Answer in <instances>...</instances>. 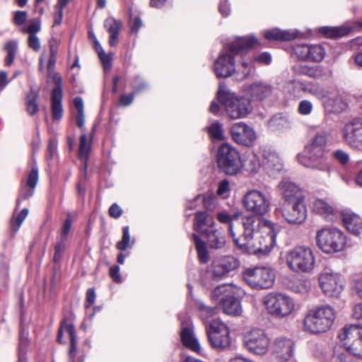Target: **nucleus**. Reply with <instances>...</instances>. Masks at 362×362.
Returning a JSON list of instances; mask_svg holds the SVG:
<instances>
[{
	"mask_svg": "<svg viewBox=\"0 0 362 362\" xmlns=\"http://www.w3.org/2000/svg\"><path fill=\"white\" fill-rule=\"evenodd\" d=\"M312 211L324 217L325 218L334 216L335 209L334 206L327 201L321 199H315L311 204Z\"/></svg>",
	"mask_w": 362,
	"mask_h": 362,
	"instance_id": "nucleus-31",
	"label": "nucleus"
},
{
	"mask_svg": "<svg viewBox=\"0 0 362 362\" xmlns=\"http://www.w3.org/2000/svg\"><path fill=\"white\" fill-rule=\"evenodd\" d=\"M39 98V90L32 88L27 95L26 107L29 115L35 114L39 110L37 100Z\"/></svg>",
	"mask_w": 362,
	"mask_h": 362,
	"instance_id": "nucleus-38",
	"label": "nucleus"
},
{
	"mask_svg": "<svg viewBox=\"0 0 362 362\" xmlns=\"http://www.w3.org/2000/svg\"><path fill=\"white\" fill-rule=\"evenodd\" d=\"M293 352V343L287 338L279 337L275 339L273 345V353L281 360L287 361Z\"/></svg>",
	"mask_w": 362,
	"mask_h": 362,
	"instance_id": "nucleus-27",
	"label": "nucleus"
},
{
	"mask_svg": "<svg viewBox=\"0 0 362 362\" xmlns=\"http://www.w3.org/2000/svg\"><path fill=\"white\" fill-rule=\"evenodd\" d=\"M346 349L362 358V328L358 325L346 326L338 335Z\"/></svg>",
	"mask_w": 362,
	"mask_h": 362,
	"instance_id": "nucleus-16",
	"label": "nucleus"
},
{
	"mask_svg": "<svg viewBox=\"0 0 362 362\" xmlns=\"http://www.w3.org/2000/svg\"><path fill=\"white\" fill-rule=\"evenodd\" d=\"M122 238L120 241L117 243V248L119 250H125L130 243V235L129 232V227L125 226L123 228Z\"/></svg>",
	"mask_w": 362,
	"mask_h": 362,
	"instance_id": "nucleus-52",
	"label": "nucleus"
},
{
	"mask_svg": "<svg viewBox=\"0 0 362 362\" xmlns=\"http://www.w3.org/2000/svg\"><path fill=\"white\" fill-rule=\"evenodd\" d=\"M110 274L115 282L121 281V276L119 274V267L114 266L110 269Z\"/></svg>",
	"mask_w": 362,
	"mask_h": 362,
	"instance_id": "nucleus-64",
	"label": "nucleus"
},
{
	"mask_svg": "<svg viewBox=\"0 0 362 362\" xmlns=\"http://www.w3.org/2000/svg\"><path fill=\"white\" fill-rule=\"evenodd\" d=\"M262 165L269 173H274L282 169L281 158L275 152H265L263 155Z\"/></svg>",
	"mask_w": 362,
	"mask_h": 362,
	"instance_id": "nucleus-32",
	"label": "nucleus"
},
{
	"mask_svg": "<svg viewBox=\"0 0 362 362\" xmlns=\"http://www.w3.org/2000/svg\"><path fill=\"white\" fill-rule=\"evenodd\" d=\"M243 203L245 209L257 217L265 215L270 208V200L262 192L252 189L243 197Z\"/></svg>",
	"mask_w": 362,
	"mask_h": 362,
	"instance_id": "nucleus-15",
	"label": "nucleus"
},
{
	"mask_svg": "<svg viewBox=\"0 0 362 362\" xmlns=\"http://www.w3.org/2000/svg\"><path fill=\"white\" fill-rule=\"evenodd\" d=\"M305 152L307 155H298V162L306 168L329 173L331 165L325 156V148L307 144Z\"/></svg>",
	"mask_w": 362,
	"mask_h": 362,
	"instance_id": "nucleus-11",
	"label": "nucleus"
},
{
	"mask_svg": "<svg viewBox=\"0 0 362 362\" xmlns=\"http://www.w3.org/2000/svg\"><path fill=\"white\" fill-rule=\"evenodd\" d=\"M258 44V40L253 36L238 37L228 45V49L223 51L214 64V72L217 77L227 78L235 71L234 57L245 49H248Z\"/></svg>",
	"mask_w": 362,
	"mask_h": 362,
	"instance_id": "nucleus-2",
	"label": "nucleus"
},
{
	"mask_svg": "<svg viewBox=\"0 0 362 362\" xmlns=\"http://www.w3.org/2000/svg\"><path fill=\"white\" fill-rule=\"evenodd\" d=\"M320 32L327 37H340L347 35L349 30L344 27H322Z\"/></svg>",
	"mask_w": 362,
	"mask_h": 362,
	"instance_id": "nucleus-40",
	"label": "nucleus"
},
{
	"mask_svg": "<svg viewBox=\"0 0 362 362\" xmlns=\"http://www.w3.org/2000/svg\"><path fill=\"white\" fill-rule=\"evenodd\" d=\"M120 21L109 17L105 21L104 26L110 34L109 44L115 46L118 42V35L122 28Z\"/></svg>",
	"mask_w": 362,
	"mask_h": 362,
	"instance_id": "nucleus-33",
	"label": "nucleus"
},
{
	"mask_svg": "<svg viewBox=\"0 0 362 362\" xmlns=\"http://www.w3.org/2000/svg\"><path fill=\"white\" fill-rule=\"evenodd\" d=\"M334 158L341 164H346L349 160V156L347 153L342 150H337L334 153Z\"/></svg>",
	"mask_w": 362,
	"mask_h": 362,
	"instance_id": "nucleus-57",
	"label": "nucleus"
},
{
	"mask_svg": "<svg viewBox=\"0 0 362 362\" xmlns=\"http://www.w3.org/2000/svg\"><path fill=\"white\" fill-rule=\"evenodd\" d=\"M244 345L247 350L256 356L266 355L270 347V339L267 333L259 328H252L243 336Z\"/></svg>",
	"mask_w": 362,
	"mask_h": 362,
	"instance_id": "nucleus-13",
	"label": "nucleus"
},
{
	"mask_svg": "<svg viewBox=\"0 0 362 362\" xmlns=\"http://www.w3.org/2000/svg\"><path fill=\"white\" fill-rule=\"evenodd\" d=\"M299 72L312 78H318L322 76V71L318 66H303L300 68Z\"/></svg>",
	"mask_w": 362,
	"mask_h": 362,
	"instance_id": "nucleus-50",
	"label": "nucleus"
},
{
	"mask_svg": "<svg viewBox=\"0 0 362 362\" xmlns=\"http://www.w3.org/2000/svg\"><path fill=\"white\" fill-rule=\"evenodd\" d=\"M210 136L214 139L222 140L224 139L223 130L222 125L218 122H215L211 124L208 128Z\"/></svg>",
	"mask_w": 362,
	"mask_h": 362,
	"instance_id": "nucleus-44",
	"label": "nucleus"
},
{
	"mask_svg": "<svg viewBox=\"0 0 362 362\" xmlns=\"http://www.w3.org/2000/svg\"><path fill=\"white\" fill-rule=\"evenodd\" d=\"M91 150V140L87 139L85 132L82 133L80 136L78 157L81 160L84 161V168H87V161L89 157V153Z\"/></svg>",
	"mask_w": 362,
	"mask_h": 362,
	"instance_id": "nucleus-37",
	"label": "nucleus"
},
{
	"mask_svg": "<svg viewBox=\"0 0 362 362\" xmlns=\"http://www.w3.org/2000/svg\"><path fill=\"white\" fill-rule=\"evenodd\" d=\"M255 60L258 62L262 63L264 64H269L271 62L272 57L271 55L267 52H263L258 55Z\"/></svg>",
	"mask_w": 362,
	"mask_h": 362,
	"instance_id": "nucleus-63",
	"label": "nucleus"
},
{
	"mask_svg": "<svg viewBox=\"0 0 362 362\" xmlns=\"http://www.w3.org/2000/svg\"><path fill=\"white\" fill-rule=\"evenodd\" d=\"M263 303L268 313L278 318L291 315L296 308L294 300L281 292H271L263 298Z\"/></svg>",
	"mask_w": 362,
	"mask_h": 362,
	"instance_id": "nucleus-7",
	"label": "nucleus"
},
{
	"mask_svg": "<svg viewBox=\"0 0 362 362\" xmlns=\"http://www.w3.org/2000/svg\"><path fill=\"white\" fill-rule=\"evenodd\" d=\"M293 50L298 59L304 62L320 63L326 56V49L321 44H298Z\"/></svg>",
	"mask_w": 362,
	"mask_h": 362,
	"instance_id": "nucleus-18",
	"label": "nucleus"
},
{
	"mask_svg": "<svg viewBox=\"0 0 362 362\" xmlns=\"http://www.w3.org/2000/svg\"><path fill=\"white\" fill-rule=\"evenodd\" d=\"M192 238L194 240L198 257L203 263H206L209 261V254L206 249V244L202 241L197 235L193 234Z\"/></svg>",
	"mask_w": 362,
	"mask_h": 362,
	"instance_id": "nucleus-41",
	"label": "nucleus"
},
{
	"mask_svg": "<svg viewBox=\"0 0 362 362\" xmlns=\"http://www.w3.org/2000/svg\"><path fill=\"white\" fill-rule=\"evenodd\" d=\"M218 100L222 103L228 117L233 119L245 117L252 110L249 100L235 96L220 86L217 93Z\"/></svg>",
	"mask_w": 362,
	"mask_h": 362,
	"instance_id": "nucleus-6",
	"label": "nucleus"
},
{
	"mask_svg": "<svg viewBox=\"0 0 362 362\" xmlns=\"http://www.w3.org/2000/svg\"><path fill=\"white\" fill-rule=\"evenodd\" d=\"M313 109L312 103L307 100H303L299 103L298 111L302 115L311 114Z\"/></svg>",
	"mask_w": 362,
	"mask_h": 362,
	"instance_id": "nucleus-54",
	"label": "nucleus"
},
{
	"mask_svg": "<svg viewBox=\"0 0 362 362\" xmlns=\"http://www.w3.org/2000/svg\"><path fill=\"white\" fill-rule=\"evenodd\" d=\"M238 267L239 261L237 259L231 256H225L213 261L211 272L214 278L219 279L226 277Z\"/></svg>",
	"mask_w": 362,
	"mask_h": 362,
	"instance_id": "nucleus-21",
	"label": "nucleus"
},
{
	"mask_svg": "<svg viewBox=\"0 0 362 362\" xmlns=\"http://www.w3.org/2000/svg\"><path fill=\"white\" fill-rule=\"evenodd\" d=\"M217 164L223 173L229 175L237 174L243 165L239 152L228 143L219 147Z\"/></svg>",
	"mask_w": 362,
	"mask_h": 362,
	"instance_id": "nucleus-12",
	"label": "nucleus"
},
{
	"mask_svg": "<svg viewBox=\"0 0 362 362\" xmlns=\"http://www.w3.org/2000/svg\"><path fill=\"white\" fill-rule=\"evenodd\" d=\"M279 189L286 203L305 201L303 192L293 182L283 181L279 184Z\"/></svg>",
	"mask_w": 362,
	"mask_h": 362,
	"instance_id": "nucleus-23",
	"label": "nucleus"
},
{
	"mask_svg": "<svg viewBox=\"0 0 362 362\" xmlns=\"http://www.w3.org/2000/svg\"><path fill=\"white\" fill-rule=\"evenodd\" d=\"M230 132L235 142L246 146L253 145L257 139L254 129L244 122L233 124Z\"/></svg>",
	"mask_w": 362,
	"mask_h": 362,
	"instance_id": "nucleus-20",
	"label": "nucleus"
},
{
	"mask_svg": "<svg viewBox=\"0 0 362 362\" xmlns=\"http://www.w3.org/2000/svg\"><path fill=\"white\" fill-rule=\"evenodd\" d=\"M286 264L295 272H309L315 265V257L312 250L306 247H296L286 255Z\"/></svg>",
	"mask_w": 362,
	"mask_h": 362,
	"instance_id": "nucleus-9",
	"label": "nucleus"
},
{
	"mask_svg": "<svg viewBox=\"0 0 362 362\" xmlns=\"http://www.w3.org/2000/svg\"><path fill=\"white\" fill-rule=\"evenodd\" d=\"M352 316L362 324V303H358L354 306Z\"/></svg>",
	"mask_w": 362,
	"mask_h": 362,
	"instance_id": "nucleus-60",
	"label": "nucleus"
},
{
	"mask_svg": "<svg viewBox=\"0 0 362 362\" xmlns=\"http://www.w3.org/2000/svg\"><path fill=\"white\" fill-rule=\"evenodd\" d=\"M28 45L35 52L40 51L41 48V43L37 35H28Z\"/></svg>",
	"mask_w": 362,
	"mask_h": 362,
	"instance_id": "nucleus-55",
	"label": "nucleus"
},
{
	"mask_svg": "<svg viewBox=\"0 0 362 362\" xmlns=\"http://www.w3.org/2000/svg\"><path fill=\"white\" fill-rule=\"evenodd\" d=\"M202 197L204 206L209 210L212 211L215 209L217 202L216 196L212 193H206L202 196L199 195L196 199Z\"/></svg>",
	"mask_w": 362,
	"mask_h": 362,
	"instance_id": "nucleus-43",
	"label": "nucleus"
},
{
	"mask_svg": "<svg viewBox=\"0 0 362 362\" xmlns=\"http://www.w3.org/2000/svg\"><path fill=\"white\" fill-rule=\"evenodd\" d=\"M28 209H23L17 216L16 218L12 220L11 225H12V230L16 233L19 228H21L23 222L26 218V217L28 215Z\"/></svg>",
	"mask_w": 362,
	"mask_h": 362,
	"instance_id": "nucleus-51",
	"label": "nucleus"
},
{
	"mask_svg": "<svg viewBox=\"0 0 362 362\" xmlns=\"http://www.w3.org/2000/svg\"><path fill=\"white\" fill-rule=\"evenodd\" d=\"M243 290L234 284H222L214 288L212 298L221 300L223 312L229 315L238 316L242 313L240 298Z\"/></svg>",
	"mask_w": 362,
	"mask_h": 362,
	"instance_id": "nucleus-4",
	"label": "nucleus"
},
{
	"mask_svg": "<svg viewBox=\"0 0 362 362\" xmlns=\"http://www.w3.org/2000/svg\"><path fill=\"white\" fill-rule=\"evenodd\" d=\"M211 346L217 350H224L230 346V331L226 325L218 320L211 322L207 329Z\"/></svg>",
	"mask_w": 362,
	"mask_h": 362,
	"instance_id": "nucleus-17",
	"label": "nucleus"
},
{
	"mask_svg": "<svg viewBox=\"0 0 362 362\" xmlns=\"http://www.w3.org/2000/svg\"><path fill=\"white\" fill-rule=\"evenodd\" d=\"M194 224L195 229L206 237L211 247L216 249L224 246V233L221 228H215V221L210 214L204 211L197 212Z\"/></svg>",
	"mask_w": 362,
	"mask_h": 362,
	"instance_id": "nucleus-5",
	"label": "nucleus"
},
{
	"mask_svg": "<svg viewBox=\"0 0 362 362\" xmlns=\"http://www.w3.org/2000/svg\"><path fill=\"white\" fill-rule=\"evenodd\" d=\"M97 52L103 64L104 70L105 71L110 70L112 66V55L111 54H105L101 47L97 48Z\"/></svg>",
	"mask_w": 362,
	"mask_h": 362,
	"instance_id": "nucleus-48",
	"label": "nucleus"
},
{
	"mask_svg": "<svg viewBox=\"0 0 362 362\" xmlns=\"http://www.w3.org/2000/svg\"><path fill=\"white\" fill-rule=\"evenodd\" d=\"M327 141V134L325 132H319L310 140L308 144L325 148Z\"/></svg>",
	"mask_w": 362,
	"mask_h": 362,
	"instance_id": "nucleus-49",
	"label": "nucleus"
},
{
	"mask_svg": "<svg viewBox=\"0 0 362 362\" xmlns=\"http://www.w3.org/2000/svg\"><path fill=\"white\" fill-rule=\"evenodd\" d=\"M28 333L24 331H21L19 337V362H24L25 361V349L28 345Z\"/></svg>",
	"mask_w": 362,
	"mask_h": 362,
	"instance_id": "nucleus-45",
	"label": "nucleus"
},
{
	"mask_svg": "<svg viewBox=\"0 0 362 362\" xmlns=\"http://www.w3.org/2000/svg\"><path fill=\"white\" fill-rule=\"evenodd\" d=\"M264 37L268 40H291L296 37V33L290 30L274 28L264 31Z\"/></svg>",
	"mask_w": 362,
	"mask_h": 362,
	"instance_id": "nucleus-36",
	"label": "nucleus"
},
{
	"mask_svg": "<svg viewBox=\"0 0 362 362\" xmlns=\"http://www.w3.org/2000/svg\"><path fill=\"white\" fill-rule=\"evenodd\" d=\"M336 313L329 305H322L308 311L303 320V329L312 334L328 331L335 320Z\"/></svg>",
	"mask_w": 362,
	"mask_h": 362,
	"instance_id": "nucleus-3",
	"label": "nucleus"
},
{
	"mask_svg": "<svg viewBox=\"0 0 362 362\" xmlns=\"http://www.w3.org/2000/svg\"><path fill=\"white\" fill-rule=\"evenodd\" d=\"M344 137L350 146L362 151V120L346 124L344 128Z\"/></svg>",
	"mask_w": 362,
	"mask_h": 362,
	"instance_id": "nucleus-22",
	"label": "nucleus"
},
{
	"mask_svg": "<svg viewBox=\"0 0 362 362\" xmlns=\"http://www.w3.org/2000/svg\"><path fill=\"white\" fill-rule=\"evenodd\" d=\"M28 18V13L24 11H16L13 16V23L17 25H23Z\"/></svg>",
	"mask_w": 362,
	"mask_h": 362,
	"instance_id": "nucleus-56",
	"label": "nucleus"
},
{
	"mask_svg": "<svg viewBox=\"0 0 362 362\" xmlns=\"http://www.w3.org/2000/svg\"><path fill=\"white\" fill-rule=\"evenodd\" d=\"M330 362H353V361L346 354L336 352L331 358Z\"/></svg>",
	"mask_w": 362,
	"mask_h": 362,
	"instance_id": "nucleus-58",
	"label": "nucleus"
},
{
	"mask_svg": "<svg viewBox=\"0 0 362 362\" xmlns=\"http://www.w3.org/2000/svg\"><path fill=\"white\" fill-rule=\"evenodd\" d=\"M63 10L62 7L54 6V25H60L63 18Z\"/></svg>",
	"mask_w": 362,
	"mask_h": 362,
	"instance_id": "nucleus-59",
	"label": "nucleus"
},
{
	"mask_svg": "<svg viewBox=\"0 0 362 362\" xmlns=\"http://www.w3.org/2000/svg\"><path fill=\"white\" fill-rule=\"evenodd\" d=\"M244 233L237 235L233 242L243 252L248 254L267 253L274 247L276 240L274 225L264 219L252 216L243 218Z\"/></svg>",
	"mask_w": 362,
	"mask_h": 362,
	"instance_id": "nucleus-1",
	"label": "nucleus"
},
{
	"mask_svg": "<svg viewBox=\"0 0 362 362\" xmlns=\"http://www.w3.org/2000/svg\"><path fill=\"white\" fill-rule=\"evenodd\" d=\"M342 216L344 223L347 230L354 235H358L362 230L361 218L351 211H344Z\"/></svg>",
	"mask_w": 362,
	"mask_h": 362,
	"instance_id": "nucleus-30",
	"label": "nucleus"
},
{
	"mask_svg": "<svg viewBox=\"0 0 362 362\" xmlns=\"http://www.w3.org/2000/svg\"><path fill=\"white\" fill-rule=\"evenodd\" d=\"M64 334H66L70 339V349H69V357L73 359L75 356L76 349V331L74 325L66 320L63 321L59 329L57 341L59 343H62V337Z\"/></svg>",
	"mask_w": 362,
	"mask_h": 362,
	"instance_id": "nucleus-28",
	"label": "nucleus"
},
{
	"mask_svg": "<svg viewBox=\"0 0 362 362\" xmlns=\"http://www.w3.org/2000/svg\"><path fill=\"white\" fill-rule=\"evenodd\" d=\"M303 90L313 95L317 99L322 100L323 103L329 93V91L325 90L323 87L315 83L308 84L303 88Z\"/></svg>",
	"mask_w": 362,
	"mask_h": 362,
	"instance_id": "nucleus-42",
	"label": "nucleus"
},
{
	"mask_svg": "<svg viewBox=\"0 0 362 362\" xmlns=\"http://www.w3.org/2000/svg\"><path fill=\"white\" fill-rule=\"evenodd\" d=\"M38 182V171L35 168H33L30 172L26 182V186L24 187L21 192V197L23 199H28L34 194V189Z\"/></svg>",
	"mask_w": 362,
	"mask_h": 362,
	"instance_id": "nucleus-35",
	"label": "nucleus"
},
{
	"mask_svg": "<svg viewBox=\"0 0 362 362\" xmlns=\"http://www.w3.org/2000/svg\"><path fill=\"white\" fill-rule=\"evenodd\" d=\"M324 105L329 111L340 112L346 107V101L343 97L336 91H329L324 103Z\"/></svg>",
	"mask_w": 362,
	"mask_h": 362,
	"instance_id": "nucleus-29",
	"label": "nucleus"
},
{
	"mask_svg": "<svg viewBox=\"0 0 362 362\" xmlns=\"http://www.w3.org/2000/svg\"><path fill=\"white\" fill-rule=\"evenodd\" d=\"M244 91L251 99L261 100L271 95L272 87L269 84L258 81L246 86Z\"/></svg>",
	"mask_w": 362,
	"mask_h": 362,
	"instance_id": "nucleus-25",
	"label": "nucleus"
},
{
	"mask_svg": "<svg viewBox=\"0 0 362 362\" xmlns=\"http://www.w3.org/2000/svg\"><path fill=\"white\" fill-rule=\"evenodd\" d=\"M240 215V211H235L230 214L226 211H219L216 214V218L220 223L229 224V231L233 240L238 235V233L235 230L233 221L238 220Z\"/></svg>",
	"mask_w": 362,
	"mask_h": 362,
	"instance_id": "nucleus-34",
	"label": "nucleus"
},
{
	"mask_svg": "<svg viewBox=\"0 0 362 362\" xmlns=\"http://www.w3.org/2000/svg\"><path fill=\"white\" fill-rule=\"evenodd\" d=\"M54 83L56 84V88L52 90L51 98L52 117L54 119H59L63 115L62 77L55 74L54 76Z\"/></svg>",
	"mask_w": 362,
	"mask_h": 362,
	"instance_id": "nucleus-24",
	"label": "nucleus"
},
{
	"mask_svg": "<svg viewBox=\"0 0 362 362\" xmlns=\"http://www.w3.org/2000/svg\"><path fill=\"white\" fill-rule=\"evenodd\" d=\"M18 42L15 40H10L5 45V50L7 54H16L17 52Z\"/></svg>",
	"mask_w": 362,
	"mask_h": 362,
	"instance_id": "nucleus-61",
	"label": "nucleus"
},
{
	"mask_svg": "<svg viewBox=\"0 0 362 362\" xmlns=\"http://www.w3.org/2000/svg\"><path fill=\"white\" fill-rule=\"evenodd\" d=\"M41 30V23L40 19H33L30 21L29 25L23 28L22 32L28 33V35H37L36 34Z\"/></svg>",
	"mask_w": 362,
	"mask_h": 362,
	"instance_id": "nucleus-47",
	"label": "nucleus"
},
{
	"mask_svg": "<svg viewBox=\"0 0 362 362\" xmlns=\"http://www.w3.org/2000/svg\"><path fill=\"white\" fill-rule=\"evenodd\" d=\"M230 192V188L229 182L227 180L221 181L217 189L218 195L226 199L229 197Z\"/></svg>",
	"mask_w": 362,
	"mask_h": 362,
	"instance_id": "nucleus-53",
	"label": "nucleus"
},
{
	"mask_svg": "<svg viewBox=\"0 0 362 362\" xmlns=\"http://www.w3.org/2000/svg\"><path fill=\"white\" fill-rule=\"evenodd\" d=\"M318 281L323 293L329 298H339L344 288L342 276L331 269H325L319 275Z\"/></svg>",
	"mask_w": 362,
	"mask_h": 362,
	"instance_id": "nucleus-14",
	"label": "nucleus"
},
{
	"mask_svg": "<svg viewBox=\"0 0 362 362\" xmlns=\"http://www.w3.org/2000/svg\"><path fill=\"white\" fill-rule=\"evenodd\" d=\"M282 216L289 224L300 225L307 218L308 211L305 201L286 203L281 210Z\"/></svg>",
	"mask_w": 362,
	"mask_h": 362,
	"instance_id": "nucleus-19",
	"label": "nucleus"
},
{
	"mask_svg": "<svg viewBox=\"0 0 362 362\" xmlns=\"http://www.w3.org/2000/svg\"><path fill=\"white\" fill-rule=\"evenodd\" d=\"M49 48H50V57L49 59L48 64L47 66V75L48 78L52 79L54 82V76L59 75V74L55 73L54 71V67L56 63V58H57V43L54 40H52L49 42Z\"/></svg>",
	"mask_w": 362,
	"mask_h": 362,
	"instance_id": "nucleus-39",
	"label": "nucleus"
},
{
	"mask_svg": "<svg viewBox=\"0 0 362 362\" xmlns=\"http://www.w3.org/2000/svg\"><path fill=\"white\" fill-rule=\"evenodd\" d=\"M317 245L325 253H334L344 250L346 238L334 228H322L316 233Z\"/></svg>",
	"mask_w": 362,
	"mask_h": 362,
	"instance_id": "nucleus-8",
	"label": "nucleus"
},
{
	"mask_svg": "<svg viewBox=\"0 0 362 362\" xmlns=\"http://www.w3.org/2000/svg\"><path fill=\"white\" fill-rule=\"evenodd\" d=\"M122 210L117 204H113L109 209V214L110 216L117 218L121 216Z\"/></svg>",
	"mask_w": 362,
	"mask_h": 362,
	"instance_id": "nucleus-62",
	"label": "nucleus"
},
{
	"mask_svg": "<svg viewBox=\"0 0 362 362\" xmlns=\"http://www.w3.org/2000/svg\"><path fill=\"white\" fill-rule=\"evenodd\" d=\"M243 277L247 284L255 289H267L272 286L275 273L269 267L259 266L246 269Z\"/></svg>",
	"mask_w": 362,
	"mask_h": 362,
	"instance_id": "nucleus-10",
	"label": "nucleus"
},
{
	"mask_svg": "<svg viewBox=\"0 0 362 362\" xmlns=\"http://www.w3.org/2000/svg\"><path fill=\"white\" fill-rule=\"evenodd\" d=\"M180 337L183 344L193 351L199 353L201 347L198 340L194 337L190 321H182Z\"/></svg>",
	"mask_w": 362,
	"mask_h": 362,
	"instance_id": "nucleus-26",
	"label": "nucleus"
},
{
	"mask_svg": "<svg viewBox=\"0 0 362 362\" xmlns=\"http://www.w3.org/2000/svg\"><path fill=\"white\" fill-rule=\"evenodd\" d=\"M260 167L261 163L259 159L255 155L249 156L245 163V168L247 171L255 173L259 170Z\"/></svg>",
	"mask_w": 362,
	"mask_h": 362,
	"instance_id": "nucleus-46",
	"label": "nucleus"
}]
</instances>
